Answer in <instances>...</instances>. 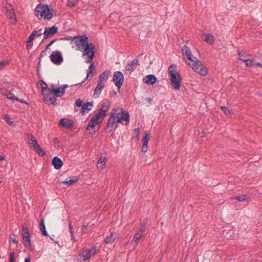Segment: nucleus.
<instances>
[{
  "label": "nucleus",
  "instance_id": "nucleus-34",
  "mask_svg": "<svg viewBox=\"0 0 262 262\" xmlns=\"http://www.w3.org/2000/svg\"><path fill=\"white\" fill-rule=\"evenodd\" d=\"M34 149L39 156L43 157L46 155V152L40 147L39 145L38 146L36 145Z\"/></svg>",
  "mask_w": 262,
  "mask_h": 262
},
{
  "label": "nucleus",
  "instance_id": "nucleus-51",
  "mask_svg": "<svg viewBox=\"0 0 262 262\" xmlns=\"http://www.w3.org/2000/svg\"><path fill=\"white\" fill-rule=\"evenodd\" d=\"M14 252L10 253L9 255V262H15L14 261Z\"/></svg>",
  "mask_w": 262,
  "mask_h": 262
},
{
  "label": "nucleus",
  "instance_id": "nucleus-4",
  "mask_svg": "<svg viewBox=\"0 0 262 262\" xmlns=\"http://www.w3.org/2000/svg\"><path fill=\"white\" fill-rule=\"evenodd\" d=\"M172 68H176V66L172 64L168 69V75L170 81V85L174 90H179L181 87L182 77L180 73L176 70L172 69Z\"/></svg>",
  "mask_w": 262,
  "mask_h": 262
},
{
  "label": "nucleus",
  "instance_id": "nucleus-6",
  "mask_svg": "<svg viewBox=\"0 0 262 262\" xmlns=\"http://www.w3.org/2000/svg\"><path fill=\"white\" fill-rule=\"evenodd\" d=\"M83 49L82 56H86V62L91 63L93 62L95 55L94 45L92 43H89L88 41L86 45L83 46Z\"/></svg>",
  "mask_w": 262,
  "mask_h": 262
},
{
  "label": "nucleus",
  "instance_id": "nucleus-56",
  "mask_svg": "<svg viewBox=\"0 0 262 262\" xmlns=\"http://www.w3.org/2000/svg\"><path fill=\"white\" fill-rule=\"evenodd\" d=\"M117 95V92L115 91H113L112 92H111L110 94V96L111 97H115Z\"/></svg>",
  "mask_w": 262,
  "mask_h": 262
},
{
  "label": "nucleus",
  "instance_id": "nucleus-49",
  "mask_svg": "<svg viewBox=\"0 0 262 262\" xmlns=\"http://www.w3.org/2000/svg\"><path fill=\"white\" fill-rule=\"evenodd\" d=\"M57 39H54L53 40H52L51 41H50L46 46V49L45 50H46V51L49 50L50 49V47L53 44L55 41H56Z\"/></svg>",
  "mask_w": 262,
  "mask_h": 262
},
{
  "label": "nucleus",
  "instance_id": "nucleus-13",
  "mask_svg": "<svg viewBox=\"0 0 262 262\" xmlns=\"http://www.w3.org/2000/svg\"><path fill=\"white\" fill-rule=\"evenodd\" d=\"M58 28L55 25L51 27H46L43 32V39H46L50 38L58 32Z\"/></svg>",
  "mask_w": 262,
  "mask_h": 262
},
{
  "label": "nucleus",
  "instance_id": "nucleus-15",
  "mask_svg": "<svg viewBox=\"0 0 262 262\" xmlns=\"http://www.w3.org/2000/svg\"><path fill=\"white\" fill-rule=\"evenodd\" d=\"M182 52L183 55L186 56L187 59L191 62L193 61V57H195L192 54L190 49L186 46H184L182 48Z\"/></svg>",
  "mask_w": 262,
  "mask_h": 262
},
{
  "label": "nucleus",
  "instance_id": "nucleus-59",
  "mask_svg": "<svg viewBox=\"0 0 262 262\" xmlns=\"http://www.w3.org/2000/svg\"><path fill=\"white\" fill-rule=\"evenodd\" d=\"M5 159V157L4 156L0 155V161H3Z\"/></svg>",
  "mask_w": 262,
  "mask_h": 262
},
{
  "label": "nucleus",
  "instance_id": "nucleus-5",
  "mask_svg": "<svg viewBox=\"0 0 262 262\" xmlns=\"http://www.w3.org/2000/svg\"><path fill=\"white\" fill-rule=\"evenodd\" d=\"M188 64L195 73L202 76H205L207 74V68L196 57H193V61L188 62Z\"/></svg>",
  "mask_w": 262,
  "mask_h": 262
},
{
  "label": "nucleus",
  "instance_id": "nucleus-62",
  "mask_svg": "<svg viewBox=\"0 0 262 262\" xmlns=\"http://www.w3.org/2000/svg\"><path fill=\"white\" fill-rule=\"evenodd\" d=\"M147 100L149 103H151L152 101V99L150 98H147Z\"/></svg>",
  "mask_w": 262,
  "mask_h": 262
},
{
  "label": "nucleus",
  "instance_id": "nucleus-35",
  "mask_svg": "<svg viewBox=\"0 0 262 262\" xmlns=\"http://www.w3.org/2000/svg\"><path fill=\"white\" fill-rule=\"evenodd\" d=\"M33 136L31 134H25V140L26 143L28 144V146L30 148H31V140L33 139Z\"/></svg>",
  "mask_w": 262,
  "mask_h": 262
},
{
  "label": "nucleus",
  "instance_id": "nucleus-48",
  "mask_svg": "<svg viewBox=\"0 0 262 262\" xmlns=\"http://www.w3.org/2000/svg\"><path fill=\"white\" fill-rule=\"evenodd\" d=\"M246 195H239L236 197V200H237L239 202H242L246 200Z\"/></svg>",
  "mask_w": 262,
  "mask_h": 262
},
{
  "label": "nucleus",
  "instance_id": "nucleus-43",
  "mask_svg": "<svg viewBox=\"0 0 262 262\" xmlns=\"http://www.w3.org/2000/svg\"><path fill=\"white\" fill-rule=\"evenodd\" d=\"M38 146L39 144L37 143V141L36 139L33 136V139L31 140V147L32 148L33 147L34 148L36 147V146Z\"/></svg>",
  "mask_w": 262,
  "mask_h": 262
},
{
  "label": "nucleus",
  "instance_id": "nucleus-45",
  "mask_svg": "<svg viewBox=\"0 0 262 262\" xmlns=\"http://www.w3.org/2000/svg\"><path fill=\"white\" fill-rule=\"evenodd\" d=\"M7 14L10 15V18L11 19H12V20L13 19L12 21V23L15 24L16 23V19L15 18V15L14 14V15H13L12 13H10V11H7Z\"/></svg>",
  "mask_w": 262,
  "mask_h": 262
},
{
  "label": "nucleus",
  "instance_id": "nucleus-3",
  "mask_svg": "<svg viewBox=\"0 0 262 262\" xmlns=\"http://www.w3.org/2000/svg\"><path fill=\"white\" fill-rule=\"evenodd\" d=\"M54 10L52 5L39 4L35 9V15L39 20H50L53 16Z\"/></svg>",
  "mask_w": 262,
  "mask_h": 262
},
{
  "label": "nucleus",
  "instance_id": "nucleus-33",
  "mask_svg": "<svg viewBox=\"0 0 262 262\" xmlns=\"http://www.w3.org/2000/svg\"><path fill=\"white\" fill-rule=\"evenodd\" d=\"M240 60L244 61L245 63L246 67H252L255 65V63L253 60L242 58H240Z\"/></svg>",
  "mask_w": 262,
  "mask_h": 262
},
{
  "label": "nucleus",
  "instance_id": "nucleus-20",
  "mask_svg": "<svg viewBox=\"0 0 262 262\" xmlns=\"http://www.w3.org/2000/svg\"><path fill=\"white\" fill-rule=\"evenodd\" d=\"M105 84L103 83L98 81V83L94 90L93 97L95 98H97L99 97L100 94L102 90L104 88Z\"/></svg>",
  "mask_w": 262,
  "mask_h": 262
},
{
  "label": "nucleus",
  "instance_id": "nucleus-1",
  "mask_svg": "<svg viewBox=\"0 0 262 262\" xmlns=\"http://www.w3.org/2000/svg\"><path fill=\"white\" fill-rule=\"evenodd\" d=\"M117 110L113 109L107 122V127L111 128V131L115 129L119 123L126 125L129 122L130 116L127 111H125L122 108H121V111L119 112H117Z\"/></svg>",
  "mask_w": 262,
  "mask_h": 262
},
{
  "label": "nucleus",
  "instance_id": "nucleus-52",
  "mask_svg": "<svg viewBox=\"0 0 262 262\" xmlns=\"http://www.w3.org/2000/svg\"><path fill=\"white\" fill-rule=\"evenodd\" d=\"M53 142L55 147H58L59 146V141L57 138H54Z\"/></svg>",
  "mask_w": 262,
  "mask_h": 262
},
{
  "label": "nucleus",
  "instance_id": "nucleus-17",
  "mask_svg": "<svg viewBox=\"0 0 262 262\" xmlns=\"http://www.w3.org/2000/svg\"><path fill=\"white\" fill-rule=\"evenodd\" d=\"M106 115V114L102 109H100L99 112L92 117V119H94L95 121L98 122V124H99L103 120L102 117L105 116Z\"/></svg>",
  "mask_w": 262,
  "mask_h": 262
},
{
  "label": "nucleus",
  "instance_id": "nucleus-18",
  "mask_svg": "<svg viewBox=\"0 0 262 262\" xmlns=\"http://www.w3.org/2000/svg\"><path fill=\"white\" fill-rule=\"evenodd\" d=\"M119 235L116 232H112L110 235L106 236L104 239V242L106 244H112L116 239H118Z\"/></svg>",
  "mask_w": 262,
  "mask_h": 262
},
{
  "label": "nucleus",
  "instance_id": "nucleus-57",
  "mask_svg": "<svg viewBox=\"0 0 262 262\" xmlns=\"http://www.w3.org/2000/svg\"><path fill=\"white\" fill-rule=\"evenodd\" d=\"M73 37H72L71 36H66L64 38H62V39L66 40H72V41H73Z\"/></svg>",
  "mask_w": 262,
  "mask_h": 262
},
{
  "label": "nucleus",
  "instance_id": "nucleus-12",
  "mask_svg": "<svg viewBox=\"0 0 262 262\" xmlns=\"http://www.w3.org/2000/svg\"><path fill=\"white\" fill-rule=\"evenodd\" d=\"M51 61L57 65L61 64L63 61L62 54L60 51L53 52L50 56Z\"/></svg>",
  "mask_w": 262,
  "mask_h": 262
},
{
  "label": "nucleus",
  "instance_id": "nucleus-53",
  "mask_svg": "<svg viewBox=\"0 0 262 262\" xmlns=\"http://www.w3.org/2000/svg\"><path fill=\"white\" fill-rule=\"evenodd\" d=\"M42 88H46V89L49 88L48 87L47 83L45 82H44L43 81H42V83L41 84V94H42Z\"/></svg>",
  "mask_w": 262,
  "mask_h": 262
},
{
  "label": "nucleus",
  "instance_id": "nucleus-54",
  "mask_svg": "<svg viewBox=\"0 0 262 262\" xmlns=\"http://www.w3.org/2000/svg\"><path fill=\"white\" fill-rule=\"evenodd\" d=\"M14 236V235L13 236L12 235H10V238L13 243L17 244L18 243V241Z\"/></svg>",
  "mask_w": 262,
  "mask_h": 262
},
{
  "label": "nucleus",
  "instance_id": "nucleus-63",
  "mask_svg": "<svg viewBox=\"0 0 262 262\" xmlns=\"http://www.w3.org/2000/svg\"><path fill=\"white\" fill-rule=\"evenodd\" d=\"M54 242L55 243H56L57 244H58V245L60 247H62L63 246V245H60V244H59V243H58V242L57 241H54Z\"/></svg>",
  "mask_w": 262,
  "mask_h": 262
},
{
  "label": "nucleus",
  "instance_id": "nucleus-41",
  "mask_svg": "<svg viewBox=\"0 0 262 262\" xmlns=\"http://www.w3.org/2000/svg\"><path fill=\"white\" fill-rule=\"evenodd\" d=\"M110 105L111 102L110 101H107L106 102L103 103L102 107L100 109H102L104 112V113H106L109 109Z\"/></svg>",
  "mask_w": 262,
  "mask_h": 262
},
{
  "label": "nucleus",
  "instance_id": "nucleus-50",
  "mask_svg": "<svg viewBox=\"0 0 262 262\" xmlns=\"http://www.w3.org/2000/svg\"><path fill=\"white\" fill-rule=\"evenodd\" d=\"M90 223L86 224V225H83L81 227V230L82 233H86L87 230V227L89 226Z\"/></svg>",
  "mask_w": 262,
  "mask_h": 262
},
{
  "label": "nucleus",
  "instance_id": "nucleus-19",
  "mask_svg": "<svg viewBox=\"0 0 262 262\" xmlns=\"http://www.w3.org/2000/svg\"><path fill=\"white\" fill-rule=\"evenodd\" d=\"M143 81L147 84L153 85L156 82L157 78L154 75L150 74L144 78Z\"/></svg>",
  "mask_w": 262,
  "mask_h": 262
},
{
  "label": "nucleus",
  "instance_id": "nucleus-2",
  "mask_svg": "<svg viewBox=\"0 0 262 262\" xmlns=\"http://www.w3.org/2000/svg\"><path fill=\"white\" fill-rule=\"evenodd\" d=\"M67 84H63L57 88L56 85L52 84L50 85L49 89L42 88L43 99L46 103L49 102L54 105L57 104L56 102L57 97H60L65 93L66 89L68 88Z\"/></svg>",
  "mask_w": 262,
  "mask_h": 262
},
{
  "label": "nucleus",
  "instance_id": "nucleus-46",
  "mask_svg": "<svg viewBox=\"0 0 262 262\" xmlns=\"http://www.w3.org/2000/svg\"><path fill=\"white\" fill-rule=\"evenodd\" d=\"M75 105L77 107H82L83 106V101L80 98L76 99L75 101Z\"/></svg>",
  "mask_w": 262,
  "mask_h": 262
},
{
  "label": "nucleus",
  "instance_id": "nucleus-38",
  "mask_svg": "<svg viewBox=\"0 0 262 262\" xmlns=\"http://www.w3.org/2000/svg\"><path fill=\"white\" fill-rule=\"evenodd\" d=\"M5 9L7 10V11H10V13H12L13 15H14L15 12L14 11V9L11 5L10 3L7 2L5 6Z\"/></svg>",
  "mask_w": 262,
  "mask_h": 262
},
{
  "label": "nucleus",
  "instance_id": "nucleus-36",
  "mask_svg": "<svg viewBox=\"0 0 262 262\" xmlns=\"http://www.w3.org/2000/svg\"><path fill=\"white\" fill-rule=\"evenodd\" d=\"M68 222H69V230H70V233H71V237H72V240L74 241H75L76 239H75V236H74V232H73V227H72V221H71V220L69 219L68 220Z\"/></svg>",
  "mask_w": 262,
  "mask_h": 262
},
{
  "label": "nucleus",
  "instance_id": "nucleus-29",
  "mask_svg": "<svg viewBox=\"0 0 262 262\" xmlns=\"http://www.w3.org/2000/svg\"><path fill=\"white\" fill-rule=\"evenodd\" d=\"M69 178H70V180H68V179H67V180L63 181L62 182V183L64 184L68 185H71L73 183L77 182L79 180V178L78 177H74L73 178L70 177Z\"/></svg>",
  "mask_w": 262,
  "mask_h": 262
},
{
  "label": "nucleus",
  "instance_id": "nucleus-24",
  "mask_svg": "<svg viewBox=\"0 0 262 262\" xmlns=\"http://www.w3.org/2000/svg\"><path fill=\"white\" fill-rule=\"evenodd\" d=\"M93 101L86 102L82 106L81 109L80 111V113H81L82 115H84L86 111H89L92 109V107L93 106Z\"/></svg>",
  "mask_w": 262,
  "mask_h": 262
},
{
  "label": "nucleus",
  "instance_id": "nucleus-60",
  "mask_svg": "<svg viewBox=\"0 0 262 262\" xmlns=\"http://www.w3.org/2000/svg\"><path fill=\"white\" fill-rule=\"evenodd\" d=\"M255 65H257V66L258 67H260L261 68H262V64L260 62H257L255 63Z\"/></svg>",
  "mask_w": 262,
  "mask_h": 262
},
{
  "label": "nucleus",
  "instance_id": "nucleus-28",
  "mask_svg": "<svg viewBox=\"0 0 262 262\" xmlns=\"http://www.w3.org/2000/svg\"><path fill=\"white\" fill-rule=\"evenodd\" d=\"M3 95L5 96L8 99L14 100L13 97L15 96L12 93L7 89H3L1 91Z\"/></svg>",
  "mask_w": 262,
  "mask_h": 262
},
{
  "label": "nucleus",
  "instance_id": "nucleus-16",
  "mask_svg": "<svg viewBox=\"0 0 262 262\" xmlns=\"http://www.w3.org/2000/svg\"><path fill=\"white\" fill-rule=\"evenodd\" d=\"M37 31L36 30H33L31 34L30 35L29 37L27 40V46L26 48L27 50H29L33 46V41L35 39V36H36Z\"/></svg>",
  "mask_w": 262,
  "mask_h": 262
},
{
  "label": "nucleus",
  "instance_id": "nucleus-22",
  "mask_svg": "<svg viewBox=\"0 0 262 262\" xmlns=\"http://www.w3.org/2000/svg\"><path fill=\"white\" fill-rule=\"evenodd\" d=\"M39 228L41 234L47 237H49V235L46 230V226L45 224V220L43 218H41L39 223Z\"/></svg>",
  "mask_w": 262,
  "mask_h": 262
},
{
  "label": "nucleus",
  "instance_id": "nucleus-64",
  "mask_svg": "<svg viewBox=\"0 0 262 262\" xmlns=\"http://www.w3.org/2000/svg\"><path fill=\"white\" fill-rule=\"evenodd\" d=\"M42 35V33L41 32H40V33H39V34H36V36H37V37H40Z\"/></svg>",
  "mask_w": 262,
  "mask_h": 262
},
{
  "label": "nucleus",
  "instance_id": "nucleus-58",
  "mask_svg": "<svg viewBox=\"0 0 262 262\" xmlns=\"http://www.w3.org/2000/svg\"><path fill=\"white\" fill-rule=\"evenodd\" d=\"M25 262H31V259L30 257H27L25 260Z\"/></svg>",
  "mask_w": 262,
  "mask_h": 262
},
{
  "label": "nucleus",
  "instance_id": "nucleus-7",
  "mask_svg": "<svg viewBox=\"0 0 262 262\" xmlns=\"http://www.w3.org/2000/svg\"><path fill=\"white\" fill-rule=\"evenodd\" d=\"M89 41V38L85 35H77L73 38V42L76 44L77 50L82 51L83 46L86 45Z\"/></svg>",
  "mask_w": 262,
  "mask_h": 262
},
{
  "label": "nucleus",
  "instance_id": "nucleus-55",
  "mask_svg": "<svg viewBox=\"0 0 262 262\" xmlns=\"http://www.w3.org/2000/svg\"><path fill=\"white\" fill-rule=\"evenodd\" d=\"M46 54H47V51L46 50H43L41 52V53L40 54V57H39V62L38 63L39 64L40 62V58L41 57H43V56H45L46 55Z\"/></svg>",
  "mask_w": 262,
  "mask_h": 262
},
{
  "label": "nucleus",
  "instance_id": "nucleus-25",
  "mask_svg": "<svg viewBox=\"0 0 262 262\" xmlns=\"http://www.w3.org/2000/svg\"><path fill=\"white\" fill-rule=\"evenodd\" d=\"M91 63V64L89 66V69L87 71V73H86V74H87V76L86 77V80H88V79L91 80L93 76V71L95 70V66L94 63H93L92 62Z\"/></svg>",
  "mask_w": 262,
  "mask_h": 262
},
{
  "label": "nucleus",
  "instance_id": "nucleus-10",
  "mask_svg": "<svg viewBox=\"0 0 262 262\" xmlns=\"http://www.w3.org/2000/svg\"><path fill=\"white\" fill-rule=\"evenodd\" d=\"M99 251V250H98L97 247L95 245L92 248L88 249L81 252L79 256L82 257L83 260H86L97 254Z\"/></svg>",
  "mask_w": 262,
  "mask_h": 262
},
{
  "label": "nucleus",
  "instance_id": "nucleus-44",
  "mask_svg": "<svg viewBox=\"0 0 262 262\" xmlns=\"http://www.w3.org/2000/svg\"><path fill=\"white\" fill-rule=\"evenodd\" d=\"M13 99H14V100H16L20 103H25L27 105H30V103L29 102H26L25 100H24V99H20V98H18V97H15V96H13Z\"/></svg>",
  "mask_w": 262,
  "mask_h": 262
},
{
  "label": "nucleus",
  "instance_id": "nucleus-21",
  "mask_svg": "<svg viewBox=\"0 0 262 262\" xmlns=\"http://www.w3.org/2000/svg\"><path fill=\"white\" fill-rule=\"evenodd\" d=\"M51 163L56 169H59L63 164L62 160L57 157H54Z\"/></svg>",
  "mask_w": 262,
  "mask_h": 262
},
{
  "label": "nucleus",
  "instance_id": "nucleus-39",
  "mask_svg": "<svg viewBox=\"0 0 262 262\" xmlns=\"http://www.w3.org/2000/svg\"><path fill=\"white\" fill-rule=\"evenodd\" d=\"M4 119L6 121L7 123L10 125L14 126V125H16L13 121H11V118H10L9 115L8 114L5 115Z\"/></svg>",
  "mask_w": 262,
  "mask_h": 262
},
{
  "label": "nucleus",
  "instance_id": "nucleus-14",
  "mask_svg": "<svg viewBox=\"0 0 262 262\" xmlns=\"http://www.w3.org/2000/svg\"><path fill=\"white\" fill-rule=\"evenodd\" d=\"M150 138V134L149 133L145 132L143 138L142 139L143 145L141 151L143 152H146L148 149V143Z\"/></svg>",
  "mask_w": 262,
  "mask_h": 262
},
{
  "label": "nucleus",
  "instance_id": "nucleus-9",
  "mask_svg": "<svg viewBox=\"0 0 262 262\" xmlns=\"http://www.w3.org/2000/svg\"><path fill=\"white\" fill-rule=\"evenodd\" d=\"M58 125L67 129L75 130L77 129L74 121L67 118H61L58 122Z\"/></svg>",
  "mask_w": 262,
  "mask_h": 262
},
{
  "label": "nucleus",
  "instance_id": "nucleus-30",
  "mask_svg": "<svg viewBox=\"0 0 262 262\" xmlns=\"http://www.w3.org/2000/svg\"><path fill=\"white\" fill-rule=\"evenodd\" d=\"M98 124V122H96L94 121V119H91L90 121H89L87 127L85 129V131L90 130L91 129H94L95 126Z\"/></svg>",
  "mask_w": 262,
  "mask_h": 262
},
{
  "label": "nucleus",
  "instance_id": "nucleus-32",
  "mask_svg": "<svg viewBox=\"0 0 262 262\" xmlns=\"http://www.w3.org/2000/svg\"><path fill=\"white\" fill-rule=\"evenodd\" d=\"M204 41L209 45H212L214 41V37L211 34H206Z\"/></svg>",
  "mask_w": 262,
  "mask_h": 262
},
{
  "label": "nucleus",
  "instance_id": "nucleus-27",
  "mask_svg": "<svg viewBox=\"0 0 262 262\" xmlns=\"http://www.w3.org/2000/svg\"><path fill=\"white\" fill-rule=\"evenodd\" d=\"M106 158L104 157H101L99 158L97 164V167L100 170H102L103 168V166L105 164Z\"/></svg>",
  "mask_w": 262,
  "mask_h": 262
},
{
  "label": "nucleus",
  "instance_id": "nucleus-23",
  "mask_svg": "<svg viewBox=\"0 0 262 262\" xmlns=\"http://www.w3.org/2000/svg\"><path fill=\"white\" fill-rule=\"evenodd\" d=\"M140 63L139 62V60L138 59H134L131 62L127 64L126 67V69L127 71H133L135 68L134 67H136L137 66H139Z\"/></svg>",
  "mask_w": 262,
  "mask_h": 262
},
{
  "label": "nucleus",
  "instance_id": "nucleus-42",
  "mask_svg": "<svg viewBox=\"0 0 262 262\" xmlns=\"http://www.w3.org/2000/svg\"><path fill=\"white\" fill-rule=\"evenodd\" d=\"M78 0H68L67 5L69 7H73L78 4Z\"/></svg>",
  "mask_w": 262,
  "mask_h": 262
},
{
  "label": "nucleus",
  "instance_id": "nucleus-37",
  "mask_svg": "<svg viewBox=\"0 0 262 262\" xmlns=\"http://www.w3.org/2000/svg\"><path fill=\"white\" fill-rule=\"evenodd\" d=\"M142 236L141 233H140L139 231H137L134 235L133 241H134L136 245H137L140 239V238Z\"/></svg>",
  "mask_w": 262,
  "mask_h": 262
},
{
  "label": "nucleus",
  "instance_id": "nucleus-40",
  "mask_svg": "<svg viewBox=\"0 0 262 262\" xmlns=\"http://www.w3.org/2000/svg\"><path fill=\"white\" fill-rule=\"evenodd\" d=\"M221 109L227 116H231L232 115L231 111L227 106H222Z\"/></svg>",
  "mask_w": 262,
  "mask_h": 262
},
{
  "label": "nucleus",
  "instance_id": "nucleus-8",
  "mask_svg": "<svg viewBox=\"0 0 262 262\" xmlns=\"http://www.w3.org/2000/svg\"><path fill=\"white\" fill-rule=\"evenodd\" d=\"M22 235L23 239L24 245L30 251H32L33 248L31 245V237L30 232L27 227H23L22 228Z\"/></svg>",
  "mask_w": 262,
  "mask_h": 262
},
{
  "label": "nucleus",
  "instance_id": "nucleus-26",
  "mask_svg": "<svg viewBox=\"0 0 262 262\" xmlns=\"http://www.w3.org/2000/svg\"><path fill=\"white\" fill-rule=\"evenodd\" d=\"M110 71L107 70L104 71L99 76V80L98 81L103 83V81H106L108 77Z\"/></svg>",
  "mask_w": 262,
  "mask_h": 262
},
{
  "label": "nucleus",
  "instance_id": "nucleus-47",
  "mask_svg": "<svg viewBox=\"0 0 262 262\" xmlns=\"http://www.w3.org/2000/svg\"><path fill=\"white\" fill-rule=\"evenodd\" d=\"M9 61L7 60L0 61V69H3L4 67L7 66L9 64Z\"/></svg>",
  "mask_w": 262,
  "mask_h": 262
},
{
  "label": "nucleus",
  "instance_id": "nucleus-61",
  "mask_svg": "<svg viewBox=\"0 0 262 262\" xmlns=\"http://www.w3.org/2000/svg\"><path fill=\"white\" fill-rule=\"evenodd\" d=\"M85 81H83V82H81V83H77V84H75L74 85V86H77V85H81Z\"/></svg>",
  "mask_w": 262,
  "mask_h": 262
},
{
  "label": "nucleus",
  "instance_id": "nucleus-11",
  "mask_svg": "<svg viewBox=\"0 0 262 262\" xmlns=\"http://www.w3.org/2000/svg\"><path fill=\"white\" fill-rule=\"evenodd\" d=\"M113 81L119 92L124 81V75L121 71H116L114 73Z\"/></svg>",
  "mask_w": 262,
  "mask_h": 262
},
{
  "label": "nucleus",
  "instance_id": "nucleus-31",
  "mask_svg": "<svg viewBox=\"0 0 262 262\" xmlns=\"http://www.w3.org/2000/svg\"><path fill=\"white\" fill-rule=\"evenodd\" d=\"M148 218H145L143 220L142 224L141 226L140 229L138 231H139L140 233H143L145 232L147 228V225L148 223Z\"/></svg>",
  "mask_w": 262,
  "mask_h": 262
}]
</instances>
